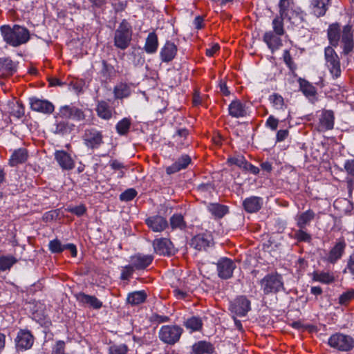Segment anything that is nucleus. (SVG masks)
Wrapping results in <instances>:
<instances>
[{"label": "nucleus", "mask_w": 354, "mask_h": 354, "mask_svg": "<svg viewBox=\"0 0 354 354\" xmlns=\"http://www.w3.org/2000/svg\"><path fill=\"white\" fill-rule=\"evenodd\" d=\"M154 252L159 255L170 256L174 254L171 241L167 238L156 239L153 241Z\"/></svg>", "instance_id": "nucleus-14"}, {"label": "nucleus", "mask_w": 354, "mask_h": 354, "mask_svg": "<svg viewBox=\"0 0 354 354\" xmlns=\"http://www.w3.org/2000/svg\"><path fill=\"white\" fill-rule=\"evenodd\" d=\"M192 162L191 157L187 154L180 156L171 165L166 168L167 174H173L186 169Z\"/></svg>", "instance_id": "nucleus-23"}, {"label": "nucleus", "mask_w": 354, "mask_h": 354, "mask_svg": "<svg viewBox=\"0 0 354 354\" xmlns=\"http://www.w3.org/2000/svg\"><path fill=\"white\" fill-rule=\"evenodd\" d=\"M283 21L279 15L275 16L272 21V31L278 35H283L286 33Z\"/></svg>", "instance_id": "nucleus-45"}, {"label": "nucleus", "mask_w": 354, "mask_h": 354, "mask_svg": "<svg viewBox=\"0 0 354 354\" xmlns=\"http://www.w3.org/2000/svg\"><path fill=\"white\" fill-rule=\"evenodd\" d=\"M55 158L64 170H71L75 167L74 160L71 156L64 151H56Z\"/></svg>", "instance_id": "nucleus-25"}, {"label": "nucleus", "mask_w": 354, "mask_h": 354, "mask_svg": "<svg viewBox=\"0 0 354 354\" xmlns=\"http://www.w3.org/2000/svg\"><path fill=\"white\" fill-rule=\"evenodd\" d=\"M207 209L212 216L217 218H223L228 212V207L219 203L209 204Z\"/></svg>", "instance_id": "nucleus-37"}, {"label": "nucleus", "mask_w": 354, "mask_h": 354, "mask_svg": "<svg viewBox=\"0 0 354 354\" xmlns=\"http://www.w3.org/2000/svg\"><path fill=\"white\" fill-rule=\"evenodd\" d=\"M169 224L173 230L176 229L183 230L187 227V223L181 214H173L169 219Z\"/></svg>", "instance_id": "nucleus-40"}, {"label": "nucleus", "mask_w": 354, "mask_h": 354, "mask_svg": "<svg viewBox=\"0 0 354 354\" xmlns=\"http://www.w3.org/2000/svg\"><path fill=\"white\" fill-rule=\"evenodd\" d=\"M131 94L130 86L124 83H121L114 88V95L117 99L127 97Z\"/></svg>", "instance_id": "nucleus-41"}, {"label": "nucleus", "mask_w": 354, "mask_h": 354, "mask_svg": "<svg viewBox=\"0 0 354 354\" xmlns=\"http://www.w3.org/2000/svg\"><path fill=\"white\" fill-rule=\"evenodd\" d=\"M145 223L153 232H162L169 226L166 218L160 215L149 216L145 219Z\"/></svg>", "instance_id": "nucleus-16"}, {"label": "nucleus", "mask_w": 354, "mask_h": 354, "mask_svg": "<svg viewBox=\"0 0 354 354\" xmlns=\"http://www.w3.org/2000/svg\"><path fill=\"white\" fill-rule=\"evenodd\" d=\"M3 41L12 47H18L26 44L30 38V31L19 25H3L0 27Z\"/></svg>", "instance_id": "nucleus-2"}, {"label": "nucleus", "mask_w": 354, "mask_h": 354, "mask_svg": "<svg viewBox=\"0 0 354 354\" xmlns=\"http://www.w3.org/2000/svg\"><path fill=\"white\" fill-rule=\"evenodd\" d=\"M229 115L232 118H244L248 115V108L245 103L236 99L232 101L228 106Z\"/></svg>", "instance_id": "nucleus-22"}, {"label": "nucleus", "mask_w": 354, "mask_h": 354, "mask_svg": "<svg viewBox=\"0 0 354 354\" xmlns=\"http://www.w3.org/2000/svg\"><path fill=\"white\" fill-rule=\"evenodd\" d=\"M28 156V151L26 148L17 149L12 153L9 159V165L11 167H15L19 164H23L26 162Z\"/></svg>", "instance_id": "nucleus-28"}, {"label": "nucleus", "mask_w": 354, "mask_h": 354, "mask_svg": "<svg viewBox=\"0 0 354 354\" xmlns=\"http://www.w3.org/2000/svg\"><path fill=\"white\" fill-rule=\"evenodd\" d=\"M77 300L84 305L95 310H98L102 307V302L100 301L95 296L86 295L84 292H79L75 295Z\"/></svg>", "instance_id": "nucleus-26"}, {"label": "nucleus", "mask_w": 354, "mask_h": 354, "mask_svg": "<svg viewBox=\"0 0 354 354\" xmlns=\"http://www.w3.org/2000/svg\"><path fill=\"white\" fill-rule=\"evenodd\" d=\"M82 138L84 146L91 151L98 149L104 144L102 131L94 127L86 129Z\"/></svg>", "instance_id": "nucleus-7"}, {"label": "nucleus", "mask_w": 354, "mask_h": 354, "mask_svg": "<svg viewBox=\"0 0 354 354\" xmlns=\"http://www.w3.org/2000/svg\"><path fill=\"white\" fill-rule=\"evenodd\" d=\"M315 217V213L313 210L309 209L304 212L297 214L295 221L297 226L299 228H306Z\"/></svg>", "instance_id": "nucleus-30"}, {"label": "nucleus", "mask_w": 354, "mask_h": 354, "mask_svg": "<svg viewBox=\"0 0 354 354\" xmlns=\"http://www.w3.org/2000/svg\"><path fill=\"white\" fill-rule=\"evenodd\" d=\"M243 169L245 171H250L253 174H258L259 173V169L248 162H247Z\"/></svg>", "instance_id": "nucleus-62"}, {"label": "nucleus", "mask_w": 354, "mask_h": 354, "mask_svg": "<svg viewBox=\"0 0 354 354\" xmlns=\"http://www.w3.org/2000/svg\"><path fill=\"white\" fill-rule=\"evenodd\" d=\"M229 309L232 313L243 317L251 310V302L245 295L238 296L230 301Z\"/></svg>", "instance_id": "nucleus-10"}, {"label": "nucleus", "mask_w": 354, "mask_h": 354, "mask_svg": "<svg viewBox=\"0 0 354 354\" xmlns=\"http://www.w3.org/2000/svg\"><path fill=\"white\" fill-rule=\"evenodd\" d=\"M353 32L354 25L350 23L342 28L339 23L331 24L328 28L327 37L330 46L325 48L324 57L326 65L335 79L340 77L342 71L339 58L333 47H337L341 41L342 54L349 55L354 48Z\"/></svg>", "instance_id": "nucleus-1"}, {"label": "nucleus", "mask_w": 354, "mask_h": 354, "mask_svg": "<svg viewBox=\"0 0 354 354\" xmlns=\"http://www.w3.org/2000/svg\"><path fill=\"white\" fill-rule=\"evenodd\" d=\"M25 114L24 106L20 102H17L12 111V115L17 118H21Z\"/></svg>", "instance_id": "nucleus-56"}, {"label": "nucleus", "mask_w": 354, "mask_h": 354, "mask_svg": "<svg viewBox=\"0 0 354 354\" xmlns=\"http://www.w3.org/2000/svg\"><path fill=\"white\" fill-rule=\"evenodd\" d=\"M282 36V35H278L274 32L268 30L264 33L263 41L266 44L268 48L273 53L282 46L283 43L281 38Z\"/></svg>", "instance_id": "nucleus-18"}, {"label": "nucleus", "mask_w": 354, "mask_h": 354, "mask_svg": "<svg viewBox=\"0 0 354 354\" xmlns=\"http://www.w3.org/2000/svg\"><path fill=\"white\" fill-rule=\"evenodd\" d=\"M183 326L189 330L190 333L201 331L203 328V323L201 317L192 316L185 319Z\"/></svg>", "instance_id": "nucleus-34"}, {"label": "nucleus", "mask_w": 354, "mask_h": 354, "mask_svg": "<svg viewBox=\"0 0 354 354\" xmlns=\"http://www.w3.org/2000/svg\"><path fill=\"white\" fill-rule=\"evenodd\" d=\"M312 275V279L314 281L324 284H330L335 281V277L333 274L330 272L315 271Z\"/></svg>", "instance_id": "nucleus-36"}, {"label": "nucleus", "mask_w": 354, "mask_h": 354, "mask_svg": "<svg viewBox=\"0 0 354 354\" xmlns=\"http://www.w3.org/2000/svg\"><path fill=\"white\" fill-rule=\"evenodd\" d=\"M279 16L287 20L293 26H301L304 21V13L294 1H279L278 3Z\"/></svg>", "instance_id": "nucleus-3"}, {"label": "nucleus", "mask_w": 354, "mask_h": 354, "mask_svg": "<svg viewBox=\"0 0 354 354\" xmlns=\"http://www.w3.org/2000/svg\"><path fill=\"white\" fill-rule=\"evenodd\" d=\"M147 299V293L145 290L135 291L127 296V302L131 305H139Z\"/></svg>", "instance_id": "nucleus-38"}, {"label": "nucleus", "mask_w": 354, "mask_h": 354, "mask_svg": "<svg viewBox=\"0 0 354 354\" xmlns=\"http://www.w3.org/2000/svg\"><path fill=\"white\" fill-rule=\"evenodd\" d=\"M35 342V337L28 329H19L15 339L17 351H25L30 349Z\"/></svg>", "instance_id": "nucleus-9"}, {"label": "nucleus", "mask_w": 354, "mask_h": 354, "mask_svg": "<svg viewBox=\"0 0 354 354\" xmlns=\"http://www.w3.org/2000/svg\"><path fill=\"white\" fill-rule=\"evenodd\" d=\"M300 90L308 97H314L317 91L315 87L305 79L299 78L298 80Z\"/></svg>", "instance_id": "nucleus-39"}, {"label": "nucleus", "mask_w": 354, "mask_h": 354, "mask_svg": "<svg viewBox=\"0 0 354 354\" xmlns=\"http://www.w3.org/2000/svg\"><path fill=\"white\" fill-rule=\"evenodd\" d=\"M214 351V346L211 342L201 340L192 345L191 354H212Z\"/></svg>", "instance_id": "nucleus-27"}, {"label": "nucleus", "mask_w": 354, "mask_h": 354, "mask_svg": "<svg viewBox=\"0 0 354 354\" xmlns=\"http://www.w3.org/2000/svg\"><path fill=\"white\" fill-rule=\"evenodd\" d=\"M279 124V120L274 118L273 115H270L266 122V126L270 128L272 131H276Z\"/></svg>", "instance_id": "nucleus-57"}, {"label": "nucleus", "mask_w": 354, "mask_h": 354, "mask_svg": "<svg viewBox=\"0 0 354 354\" xmlns=\"http://www.w3.org/2000/svg\"><path fill=\"white\" fill-rule=\"evenodd\" d=\"M188 135L189 131L186 129H180L177 131L176 133L173 137L174 142L176 143L177 149H181L189 145L187 141Z\"/></svg>", "instance_id": "nucleus-33"}, {"label": "nucleus", "mask_w": 354, "mask_h": 354, "mask_svg": "<svg viewBox=\"0 0 354 354\" xmlns=\"http://www.w3.org/2000/svg\"><path fill=\"white\" fill-rule=\"evenodd\" d=\"M269 101L277 110H283L286 108L283 97L278 93H273L270 95Z\"/></svg>", "instance_id": "nucleus-44"}, {"label": "nucleus", "mask_w": 354, "mask_h": 354, "mask_svg": "<svg viewBox=\"0 0 354 354\" xmlns=\"http://www.w3.org/2000/svg\"><path fill=\"white\" fill-rule=\"evenodd\" d=\"M346 246V243L344 239H339L335 243V245L330 249L327 257V261L333 264L336 263L339 259L342 258Z\"/></svg>", "instance_id": "nucleus-19"}, {"label": "nucleus", "mask_w": 354, "mask_h": 354, "mask_svg": "<svg viewBox=\"0 0 354 354\" xmlns=\"http://www.w3.org/2000/svg\"><path fill=\"white\" fill-rule=\"evenodd\" d=\"M115 68L111 64H109L106 60L102 62V69L100 74L105 80H111L115 75Z\"/></svg>", "instance_id": "nucleus-42"}, {"label": "nucleus", "mask_w": 354, "mask_h": 354, "mask_svg": "<svg viewBox=\"0 0 354 354\" xmlns=\"http://www.w3.org/2000/svg\"><path fill=\"white\" fill-rule=\"evenodd\" d=\"M95 111L98 117L109 120L112 118L113 108L107 102L101 100L97 102Z\"/></svg>", "instance_id": "nucleus-32"}, {"label": "nucleus", "mask_w": 354, "mask_h": 354, "mask_svg": "<svg viewBox=\"0 0 354 354\" xmlns=\"http://www.w3.org/2000/svg\"><path fill=\"white\" fill-rule=\"evenodd\" d=\"M247 162L248 161L245 160V157L242 155H236L227 159V162L230 165H236L243 169H244Z\"/></svg>", "instance_id": "nucleus-50"}, {"label": "nucleus", "mask_w": 354, "mask_h": 354, "mask_svg": "<svg viewBox=\"0 0 354 354\" xmlns=\"http://www.w3.org/2000/svg\"><path fill=\"white\" fill-rule=\"evenodd\" d=\"M137 195V192L133 188H130L122 192L120 195V199L122 201H130L133 200Z\"/></svg>", "instance_id": "nucleus-54"}, {"label": "nucleus", "mask_w": 354, "mask_h": 354, "mask_svg": "<svg viewBox=\"0 0 354 354\" xmlns=\"http://www.w3.org/2000/svg\"><path fill=\"white\" fill-rule=\"evenodd\" d=\"M283 61L286 63V64L288 66V67L290 68V70L292 72H293L296 69L297 66H296L295 64L294 63L292 56L288 50H284L283 54Z\"/></svg>", "instance_id": "nucleus-55"}, {"label": "nucleus", "mask_w": 354, "mask_h": 354, "mask_svg": "<svg viewBox=\"0 0 354 354\" xmlns=\"http://www.w3.org/2000/svg\"><path fill=\"white\" fill-rule=\"evenodd\" d=\"M344 169L349 175L354 176V159L346 160Z\"/></svg>", "instance_id": "nucleus-59"}, {"label": "nucleus", "mask_w": 354, "mask_h": 354, "mask_svg": "<svg viewBox=\"0 0 354 354\" xmlns=\"http://www.w3.org/2000/svg\"><path fill=\"white\" fill-rule=\"evenodd\" d=\"M236 268V263L230 258L221 257L216 263L218 276L223 280L231 279Z\"/></svg>", "instance_id": "nucleus-11"}, {"label": "nucleus", "mask_w": 354, "mask_h": 354, "mask_svg": "<svg viewBox=\"0 0 354 354\" xmlns=\"http://www.w3.org/2000/svg\"><path fill=\"white\" fill-rule=\"evenodd\" d=\"M259 285L266 295L284 291V283L281 274L277 272L267 274L259 281Z\"/></svg>", "instance_id": "nucleus-4"}, {"label": "nucleus", "mask_w": 354, "mask_h": 354, "mask_svg": "<svg viewBox=\"0 0 354 354\" xmlns=\"http://www.w3.org/2000/svg\"><path fill=\"white\" fill-rule=\"evenodd\" d=\"M136 270L132 266L131 263L127 266L122 267L120 274V279L122 281H129L134 271Z\"/></svg>", "instance_id": "nucleus-51"}, {"label": "nucleus", "mask_w": 354, "mask_h": 354, "mask_svg": "<svg viewBox=\"0 0 354 354\" xmlns=\"http://www.w3.org/2000/svg\"><path fill=\"white\" fill-rule=\"evenodd\" d=\"M29 100L30 108L34 111L44 114H50L55 110L54 105L46 100H41L37 97H30Z\"/></svg>", "instance_id": "nucleus-15"}, {"label": "nucleus", "mask_w": 354, "mask_h": 354, "mask_svg": "<svg viewBox=\"0 0 354 354\" xmlns=\"http://www.w3.org/2000/svg\"><path fill=\"white\" fill-rule=\"evenodd\" d=\"M312 10L314 15L319 17L325 15L327 8L324 1H313Z\"/></svg>", "instance_id": "nucleus-47"}, {"label": "nucleus", "mask_w": 354, "mask_h": 354, "mask_svg": "<svg viewBox=\"0 0 354 354\" xmlns=\"http://www.w3.org/2000/svg\"><path fill=\"white\" fill-rule=\"evenodd\" d=\"M86 211V208L84 205L73 207L68 209V212L77 215V216H82Z\"/></svg>", "instance_id": "nucleus-58"}, {"label": "nucleus", "mask_w": 354, "mask_h": 354, "mask_svg": "<svg viewBox=\"0 0 354 354\" xmlns=\"http://www.w3.org/2000/svg\"><path fill=\"white\" fill-rule=\"evenodd\" d=\"M57 115L64 119H72L78 122L86 120L84 111L82 109L72 105L61 106Z\"/></svg>", "instance_id": "nucleus-12"}, {"label": "nucleus", "mask_w": 354, "mask_h": 354, "mask_svg": "<svg viewBox=\"0 0 354 354\" xmlns=\"http://www.w3.org/2000/svg\"><path fill=\"white\" fill-rule=\"evenodd\" d=\"M128 351L126 344L113 345L109 348V354H127Z\"/></svg>", "instance_id": "nucleus-53"}, {"label": "nucleus", "mask_w": 354, "mask_h": 354, "mask_svg": "<svg viewBox=\"0 0 354 354\" xmlns=\"http://www.w3.org/2000/svg\"><path fill=\"white\" fill-rule=\"evenodd\" d=\"M153 260V256L151 254H142L138 253L131 257V263L132 266L136 270H142L150 266Z\"/></svg>", "instance_id": "nucleus-20"}, {"label": "nucleus", "mask_w": 354, "mask_h": 354, "mask_svg": "<svg viewBox=\"0 0 354 354\" xmlns=\"http://www.w3.org/2000/svg\"><path fill=\"white\" fill-rule=\"evenodd\" d=\"M174 295L177 299H183L187 298L188 294L186 291L181 290L178 288L174 290Z\"/></svg>", "instance_id": "nucleus-63"}, {"label": "nucleus", "mask_w": 354, "mask_h": 354, "mask_svg": "<svg viewBox=\"0 0 354 354\" xmlns=\"http://www.w3.org/2000/svg\"><path fill=\"white\" fill-rule=\"evenodd\" d=\"M177 50V46L173 42L166 41L160 52L161 61L167 63L172 61L176 55Z\"/></svg>", "instance_id": "nucleus-24"}, {"label": "nucleus", "mask_w": 354, "mask_h": 354, "mask_svg": "<svg viewBox=\"0 0 354 354\" xmlns=\"http://www.w3.org/2000/svg\"><path fill=\"white\" fill-rule=\"evenodd\" d=\"M17 262V259L12 256H0V271H6Z\"/></svg>", "instance_id": "nucleus-43"}, {"label": "nucleus", "mask_w": 354, "mask_h": 354, "mask_svg": "<svg viewBox=\"0 0 354 354\" xmlns=\"http://www.w3.org/2000/svg\"><path fill=\"white\" fill-rule=\"evenodd\" d=\"M132 39V27L126 19H123L114 33V46L120 49L126 50Z\"/></svg>", "instance_id": "nucleus-5"}, {"label": "nucleus", "mask_w": 354, "mask_h": 354, "mask_svg": "<svg viewBox=\"0 0 354 354\" xmlns=\"http://www.w3.org/2000/svg\"><path fill=\"white\" fill-rule=\"evenodd\" d=\"M16 72V65L9 57L0 58V75L9 77Z\"/></svg>", "instance_id": "nucleus-31"}, {"label": "nucleus", "mask_w": 354, "mask_h": 354, "mask_svg": "<svg viewBox=\"0 0 354 354\" xmlns=\"http://www.w3.org/2000/svg\"><path fill=\"white\" fill-rule=\"evenodd\" d=\"M346 268L354 275V252L350 256Z\"/></svg>", "instance_id": "nucleus-64"}, {"label": "nucleus", "mask_w": 354, "mask_h": 354, "mask_svg": "<svg viewBox=\"0 0 354 354\" xmlns=\"http://www.w3.org/2000/svg\"><path fill=\"white\" fill-rule=\"evenodd\" d=\"M131 124V120L127 118H123L116 124V131L120 136H125L129 131Z\"/></svg>", "instance_id": "nucleus-46"}, {"label": "nucleus", "mask_w": 354, "mask_h": 354, "mask_svg": "<svg viewBox=\"0 0 354 354\" xmlns=\"http://www.w3.org/2000/svg\"><path fill=\"white\" fill-rule=\"evenodd\" d=\"M213 243V238L210 234H199L191 240V245L198 250H206Z\"/></svg>", "instance_id": "nucleus-21"}, {"label": "nucleus", "mask_w": 354, "mask_h": 354, "mask_svg": "<svg viewBox=\"0 0 354 354\" xmlns=\"http://www.w3.org/2000/svg\"><path fill=\"white\" fill-rule=\"evenodd\" d=\"M354 299V289H350L343 292L339 297V304L342 306L348 305Z\"/></svg>", "instance_id": "nucleus-49"}, {"label": "nucleus", "mask_w": 354, "mask_h": 354, "mask_svg": "<svg viewBox=\"0 0 354 354\" xmlns=\"http://www.w3.org/2000/svg\"><path fill=\"white\" fill-rule=\"evenodd\" d=\"M288 131L287 129H281L277 131L276 139L277 142H282L288 136Z\"/></svg>", "instance_id": "nucleus-60"}, {"label": "nucleus", "mask_w": 354, "mask_h": 354, "mask_svg": "<svg viewBox=\"0 0 354 354\" xmlns=\"http://www.w3.org/2000/svg\"><path fill=\"white\" fill-rule=\"evenodd\" d=\"M70 131L71 128L68 122L61 121L56 124L55 131L56 133L64 135L70 133Z\"/></svg>", "instance_id": "nucleus-52"}, {"label": "nucleus", "mask_w": 354, "mask_h": 354, "mask_svg": "<svg viewBox=\"0 0 354 354\" xmlns=\"http://www.w3.org/2000/svg\"><path fill=\"white\" fill-rule=\"evenodd\" d=\"M183 333V328L178 325H164L158 332V337L165 344L174 345L179 342Z\"/></svg>", "instance_id": "nucleus-6"}, {"label": "nucleus", "mask_w": 354, "mask_h": 354, "mask_svg": "<svg viewBox=\"0 0 354 354\" xmlns=\"http://www.w3.org/2000/svg\"><path fill=\"white\" fill-rule=\"evenodd\" d=\"M158 47V39L155 32H151L146 39L144 50L148 54H153L157 51Z\"/></svg>", "instance_id": "nucleus-35"}, {"label": "nucleus", "mask_w": 354, "mask_h": 354, "mask_svg": "<svg viewBox=\"0 0 354 354\" xmlns=\"http://www.w3.org/2000/svg\"><path fill=\"white\" fill-rule=\"evenodd\" d=\"M294 237L299 242H310L311 235L306 232V228H299L295 232Z\"/></svg>", "instance_id": "nucleus-48"}, {"label": "nucleus", "mask_w": 354, "mask_h": 354, "mask_svg": "<svg viewBox=\"0 0 354 354\" xmlns=\"http://www.w3.org/2000/svg\"><path fill=\"white\" fill-rule=\"evenodd\" d=\"M153 319L154 322H156L158 324H160V323L168 322L170 319L168 316L159 315L158 314H155L153 315Z\"/></svg>", "instance_id": "nucleus-61"}, {"label": "nucleus", "mask_w": 354, "mask_h": 354, "mask_svg": "<svg viewBox=\"0 0 354 354\" xmlns=\"http://www.w3.org/2000/svg\"><path fill=\"white\" fill-rule=\"evenodd\" d=\"M49 250L52 253H61L65 250L70 251L71 256L75 257L77 254L76 245L73 243H68L63 245L60 240L55 239L49 242Z\"/></svg>", "instance_id": "nucleus-17"}, {"label": "nucleus", "mask_w": 354, "mask_h": 354, "mask_svg": "<svg viewBox=\"0 0 354 354\" xmlns=\"http://www.w3.org/2000/svg\"><path fill=\"white\" fill-rule=\"evenodd\" d=\"M328 344L340 351H349L354 347V340L349 335L335 333L329 338Z\"/></svg>", "instance_id": "nucleus-8"}, {"label": "nucleus", "mask_w": 354, "mask_h": 354, "mask_svg": "<svg viewBox=\"0 0 354 354\" xmlns=\"http://www.w3.org/2000/svg\"><path fill=\"white\" fill-rule=\"evenodd\" d=\"M263 198L258 196H250L243 202L244 209L248 213L258 212L262 207Z\"/></svg>", "instance_id": "nucleus-29"}, {"label": "nucleus", "mask_w": 354, "mask_h": 354, "mask_svg": "<svg viewBox=\"0 0 354 354\" xmlns=\"http://www.w3.org/2000/svg\"><path fill=\"white\" fill-rule=\"evenodd\" d=\"M317 129L319 132L332 130L335 124V114L331 110L324 109L318 116Z\"/></svg>", "instance_id": "nucleus-13"}]
</instances>
